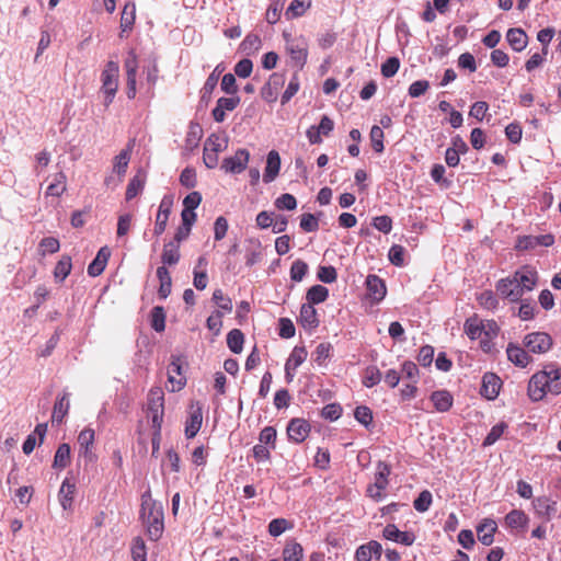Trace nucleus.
I'll return each instance as SVG.
<instances>
[{
    "instance_id": "1",
    "label": "nucleus",
    "mask_w": 561,
    "mask_h": 561,
    "mask_svg": "<svg viewBox=\"0 0 561 561\" xmlns=\"http://www.w3.org/2000/svg\"><path fill=\"white\" fill-rule=\"evenodd\" d=\"M538 283V273L525 265L495 284L497 294L510 302H518L525 293L531 291Z\"/></svg>"
},
{
    "instance_id": "2",
    "label": "nucleus",
    "mask_w": 561,
    "mask_h": 561,
    "mask_svg": "<svg viewBox=\"0 0 561 561\" xmlns=\"http://www.w3.org/2000/svg\"><path fill=\"white\" fill-rule=\"evenodd\" d=\"M141 500L140 517L146 525L149 538L157 541L164 531L162 506L156 501H152L149 493H145Z\"/></svg>"
},
{
    "instance_id": "3",
    "label": "nucleus",
    "mask_w": 561,
    "mask_h": 561,
    "mask_svg": "<svg viewBox=\"0 0 561 561\" xmlns=\"http://www.w3.org/2000/svg\"><path fill=\"white\" fill-rule=\"evenodd\" d=\"M100 93L103 95V105L107 108L114 101L119 87L118 62L110 60L101 72Z\"/></svg>"
},
{
    "instance_id": "4",
    "label": "nucleus",
    "mask_w": 561,
    "mask_h": 561,
    "mask_svg": "<svg viewBox=\"0 0 561 561\" xmlns=\"http://www.w3.org/2000/svg\"><path fill=\"white\" fill-rule=\"evenodd\" d=\"M285 49L290 57V62L298 70H302L308 60L309 43L304 35L291 36L289 33L284 32Z\"/></svg>"
},
{
    "instance_id": "5",
    "label": "nucleus",
    "mask_w": 561,
    "mask_h": 561,
    "mask_svg": "<svg viewBox=\"0 0 561 561\" xmlns=\"http://www.w3.org/2000/svg\"><path fill=\"white\" fill-rule=\"evenodd\" d=\"M375 473V482L367 488V495L376 502H380L385 497V490L389 484V476L391 466L385 461H378Z\"/></svg>"
},
{
    "instance_id": "6",
    "label": "nucleus",
    "mask_w": 561,
    "mask_h": 561,
    "mask_svg": "<svg viewBox=\"0 0 561 561\" xmlns=\"http://www.w3.org/2000/svg\"><path fill=\"white\" fill-rule=\"evenodd\" d=\"M227 146L225 137L211 134L204 145V162L207 168L213 169L218 164V152L222 151Z\"/></svg>"
},
{
    "instance_id": "7",
    "label": "nucleus",
    "mask_w": 561,
    "mask_h": 561,
    "mask_svg": "<svg viewBox=\"0 0 561 561\" xmlns=\"http://www.w3.org/2000/svg\"><path fill=\"white\" fill-rule=\"evenodd\" d=\"M524 346L531 353L542 354L552 347V337L546 332H531L524 337Z\"/></svg>"
},
{
    "instance_id": "8",
    "label": "nucleus",
    "mask_w": 561,
    "mask_h": 561,
    "mask_svg": "<svg viewBox=\"0 0 561 561\" xmlns=\"http://www.w3.org/2000/svg\"><path fill=\"white\" fill-rule=\"evenodd\" d=\"M203 423V407L201 402H192L188 409V415L185 421L184 434L187 439L194 438L199 432Z\"/></svg>"
},
{
    "instance_id": "9",
    "label": "nucleus",
    "mask_w": 561,
    "mask_h": 561,
    "mask_svg": "<svg viewBox=\"0 0 561 561\" xmlns=\"http://www.w3.org/2000/svg\"><path fill=\"white\" fill-rule=\"evenodd\" d=\"M547 378L549 375L545 369L534 374L528 382V397L531 401H540L547 394Z\"/></svg>"
},
{
    "instance_id": "10",
    "label": "nucleus",
    "mask_w": 561,
    "mask_h": 561,
    "mask_svg": "<svg viewBox=\"0 0 561 561\" xmlns=\"http://www.w3.org/2000/svg\"><path fill=\"white\" fill-rule=\"evenodd\" d=\"M366 295L371 304H379L387 294L385 280L378 275L370 274L366 277Z\"/></svg>"
},
{
    "instance_id": "11",
    "label": "nucleus",
    "mask_w": 561,
    "mask_h": 561,
    "mask_svg": "<svg viewBox=\"0 0 561 561\" xmlns=\"http://www.w3.org/2000/svg\"><path fill=\"white\" fill-rule=\"evenodd\" d=\"M533 507L537 517L548 523L557 514V501L548 496H538L533 500Z\"/></svg>"
},
{
    "instance_id": "12",
    "label": "nucleus",
    "mask_w": 561,
    "mask_h": 561,
    "mask_svg": "<svg viewBox=\"0 0 561 561\" xmlns=\"http://www.w3.org/2000/svg\"><path fill=\"white\" fill-rule=\"evenodd\" d=\"M95 439L94 430L90 427L83 428L78 435V444H79V456L83 457L85 461L93 462L96 458L95 454L92 451V447Z\"/></svg>"
},
{
    "instance_id": "13",
    "label": "nucleus",
    "mask_w": 561,
    "mask_h": 561,
    "mask_svg": "<svg viewBox=\"0 0 561 561\" xmlns=\"http://www.w3.org/2000/svg\"><path fill=\"white\" fill-rule=\"evenodd\" d=\"M310 424L304 419H293L287 425L288 439L295 444L302 443L309 435Z\"/></svg>"
},
{
    "instance_id": "14",
    "label": "nucleus",
    "mask_w": 561,
    "mask_h": 561,
    "mask_svg": "<svg viewBox=\"0 0 561 561\" xmlns=\"http://www.w3.org/2000/svg\"><path fill=\"white\" fill-rule=\"evenodd\" d=\"M182 369L183 367L181 356L172 355L171 362L168 366L169 381L173 385L172 391L181 390L186 383V379L183 376Z\"/></svg>"
},
{
    "instance_id": "15",
    "label": "nucleus",
    "mask_w": 561,
    "mask_h": 561,
    "mask_svg": "<svg viewBox=\"0 0 561 561\" xmlns=\"http://www.w3.org/2000/svg\"><path fill=\"white\" fill-rule=\"evenodd\" d=\"M502 387L501 378L494 373H485L482 377L480 394L488 400H494Z\"/></svg>"
},
{
    "instance_id": "16",
    "label": "nucleus",
    "mask_w": 561,
    "mask_h": 561,
    "mask_svg": "<svg viewBox=\"0 0 561 561\" xmlns=\"http://www.w3.org/2000/svg\"><path fill=\"white\" fill-rule=\"evenodd\" d=\"M334 128V122L327 115L322 116L318 126H310L307 129V137L310 144H321L322 135L329 136Z\"/></svg>"
},
{
    "instance_id": "17",
    "label": "nucleus",
    "mask_w": 561,
    "mask_h": 561,
    "mask_svg": "<svg viewBox=\"0 0 561 561\" xmlns=\"http://www.w3.org/2000/svg\"><path fill=\"white\" fill-rule=\"evenodd\" d=\"M249 161V152L245 149H239L232 157L224 160L221 169L227 173H241Z\"/></svg>"
},
{
    "instance_id": "18",
    "label": "nucleus",
    "mask_w": 561,
    "mask_h": 561,
    "mask_svg": "<svg viewBox=\"0 0 561 561\" xmlns=\"http://www.w3.org/2000/svg\"><path fill=\"white\" fill-rule=\"evenodd\" d=\"M382 536L387 540L399 542L404 546H412L415 541V535L411 531H401L394 524H388L383 530Z\"/></svg>"
},
{
    "instance_id": "19",
    "label": "nucleus",
    "mask_w": 561,
    "mask_h": 561,
    "mask_svg": "<svg viewBox=\"0 0 561 561\" xmlns=\"http://www.w3.org/2000/svg\"><path fill=\"white\" fill-rule=\"evenodd\" d=\"M240 103L238 95L230 98H219L215 108L211 111L213 118L217 123H221L226 118V112L233 111Z\"/></svg>"
},
{
    "instance_id": "20",
    "label": "nucleus",
    "mask_w": 561,
    "mask_h": 561,
    "mask_svg": "<svg viewBox=\"0 0 561 561\" xmlns=\"http://www.w3.org/2000/svg\"><path fill=\"white\" fill-rule=\"evenodd\" d=\"M285 78L280 73H273L268 81L262 88L261 94L266 102H275L277 100L278 90L284 85Z\"/></svg>"
},
{
    "instance_id": "21",
    "label": "nucleus",
    "mask_w": 561,
    "mask_h": 561,
    "mask_svg": "<svg viewBox=\"0 0 561 561\" xmlns=\"http://www.w3.org/2000/svg\"><path fill=\"white\" fill-rule=\"evenodd\" d=\"M111 256V250L108 247H102L94 260L88 265V274L91 277H96L105 270L108 259Z\"/></svg>"
},
{
    "instance_id": "22",
    "label": "nucleus",
    "mask_w": 561,
    "mask_h": 561,
    "mask_svg": "<svg viewBox=\"0 0 561 561\" xmlns=\"http://www.w3.org/2000/svg\"><path fill=\"white\" fill-rule=\"evenodd\" d=\"M69 396L70 394L65 391L57 398L51 414V423L54 425H60L64 422L65 416L68 414L70 409Z\"/></svg>"
},
{
    "instance_id": "23",
    "label": "nucleus",
    "mask_w": 561,
    "mask_h": 561,
    "mask_svg": "<svg viewBox=\"0 0 561 561\" xmlns=\"http://www.w3.org/2000/svg\"><path fill=\"white\" fill-rule=\"evenodd\" d=\"M136 20V5L135 3L127 2L121 14V33L119 37H126L125 33L131 32Z\"/></svg>"
},
{
    "instance_id": "24",
    "label": "nucleus",
    "mask_w": 561,
    "mask_h": 561,
    "mask_svg": "<svg viewBox=\"0 0 561 561\" xmlns=\"http://www.w3.org/2000/svg\"><path fill=\"white\" fill-rule=\"evenodd\" d=\"M506 354L508 360L520 368H525L531 360L525 348L514 343H508Z\"/></svg>"
},
{
    "instance_id": "25",
    "label": "nucleus",
    "mask_w": 561,
    "mask_h": 561,
    "mask_svg": "<svg viewBox=\"0 0 561 561\" xmlns=\"http://www.w3.org/2000/svg\"><path fill=\"white\" fill-rule=\"evenodd\" d=\"M299 323L308 330H314L319 327L317 310L310 304H304L300 308Z\"/></svg>"
},
{
    "instance_id": "26",
    "label": "nucleus",
    "mask_w": 561,
    "mask_h": 561,
    "mask_svg": "<svg viewBox=\"0 0 561 561\" xmlns=\"http://www.w3.org/2000/svg\"><path fill=\"white\" fill-rule=\"evenodd\" d=\"M497 529V525L493 519H484L477 527V534L479 541L484 546H491L494 541V534Z\"/></svg>"
},
{
    "instance_id": "27",
    "label": "nucleus",
    "mask_w": 561,
    "mask_h": 561,
    "mask_svg": "<svg viewBox=\"0 0 561 561\" xmlns=\"http://www.w3.org/2000/svg\"><path fill=\"white\" fill-rule=\"evenodd\" d=\"M545 371L549 375L547 378V389L552 394L561 393V368L556 364H549L545 366Z\"/></svg>"
},
{
    "instance_id": "28",
    "label": "nucleus",
    "mask_w": 561,
    "mask_h": 561,
    "mask_svg": "<svg viewBox=\"0 0 561 561\" xmlns=\"http://www.w3.org/2000/svg\"><path fill=\"white\" fill-rule=\"evenodd\" d=\"M504 519L506 526L512 529L525 531L528 527L529 517L522 510H512Z\"/></svg>"
},
{
    "instance_id": "29",
    "label": "nucleus",
    "mask_w": 561,
    "mask_h": 561,
    "mask_svg": "<svg viewBox=\"0 0 561 561\" xmlns=\"http://www.w3.org/2000/svg\"><path fill=\"white\" fill-rule=\"evenodd\" d=\"M506 39L510 46L515 51H522L526 48L528 44V37L524 30L522 28H510L506 33Z\"/></svg>"
},
{
    "instance_id": "30",
    "label": "nucleus",
    "mask_w": 561,
    "mask_h": 561,
    "mask_svg": "<svg viewBox=\"0 0 561 561\" xmlns=\"http://www.w3.org/2000/svg\"><path fill=\"white\" fill-rule=\"evenodd\" d=\"M431 401L433 402L436 411L447 412L453 407L454 398L447 390H437L432 392Z\"/></svg>"
},
{
    "instance_id": "31",
    "label": "nucleus",
    "mask_w": 561,
    "mask_h": 561,
    "mask_svg": "<svg viewBox=\"0 0 561 561\" xmlns=\"http://www.w3.org/2000/svg\"><path fill=\"white\" fill-rule=\"evenodd\" d=\"M76 492V485L75 483H71L69 479H65L61 483L58 497L61 507L67 511L71 510L73 497Z\"/></svg>"
},
{
    "instance_id": "32",
    "label": "nucleus",
    "mask_w": 561,
    "mask_h": 561,
    "mask_svg": "<svg viewBox=\"0 0 561 561\" xmlns=\"http://www.w3.org/2000/svg\"><path fill=\"white\" fill-rule=\"evenodd\" d=\"M463 331L467 336L474 341L483 335V320H481L477 314L469 317L463 324Z\"/></svg>"
},
{
    "instance_id": "33",
    "label": "nucleus",
    "mask_w": 561,
    "mask_h": 561,
    "mask_svg": "<svg viewBox=\"0 0 561 561\" xmlns=\"http://www.w3.org/2000/svg\"><path fill=\"white\" fill-rule=\"evenodd\" d=\"M135 145V140H130L126 148L123 149L114 159L113 170L118 175L124 174L127 170V165L130 160L131 151Z\"/></svg>"
},
{
    "instance_id": "34",
    "label": "nucleus",
    "mask_w": 561,
    "mask_h": 561,
    "mask_svg": "<svg viewBox=\"0 0 561 561\" xmlns=\"http://www.w3.org/2000/svg\"><path fill=\"white\" fill-rule=\"evenodd\" d=\"M157 277L160 282L158 296L160 299H167L172 288V279L167 266L162 265L157 268Z\"/></svg>"
},
{
    "instance_id": "35",
    "label": "nucleus",
    "mask_w": 561,
    "mask_h": 561,
    "mask_svg": "<svg viewBox=\"0 0 561 561\" xmlns=\"http://www.w3.org/2000/svg\"><path fill=\"white\" fill-rule=\"evenodd\" d=\"M203 137V129L198 123L191 122L185 137V149L188 151L198 147Z\"/></svg>"
},
{
    "instance_id": "36",
    "label": "nucleus",
    "mask_w": 561,
    "mask_h": 561,
    "mask_svg": "<svg viewBox=\"0 0 561 561\" xmlns=\"http://www.w3.org/2000/svg\"><path fill=\"white\" fill-rule=\"evenodd\" d=\"M180 247L175 243V241H170L164 244L163 252L161 255V261L164 266L167 265H175L180 261Z\"/></svg>"
},
{
    "instance_id": "37",
    "label": "nucleus",
    "mask_w": 561,
    "mask_h": 561,
    "mask_svg": "<svg viewBox=\"0 0 561 561\" xmlns=\"http://www.w3.org/2000/svg\"><path fill=\"white\" fill-rule=\"evenodd\" d=\"M329 297V289L322 285L311 286L306 294L307 304L311 306L325 301Z\"/></svg>"
},
{
    "instance_id": "38",
    "label": "nucleus",
    "mask_w": 561,
    "mask_h": 561,
    "mask_svg": "<svg viewBox=\"0 0 561 561\" xmlns=\"http://www.w3.org/2000/svg\"><path fill=\"white\" fill-rule=\"evenodd\" d=\"M304 557V548L302 546L295 541H288L283 549V560L284 561H302Z\"/></svg>"
},
{
    "instance_id": "39",
    "label": "nucleus",
    "mask_w": 561,
    "mask_h": 561,
    "mask_svg": "<svg viewBox=\"0 0 561 561\" xmlns=\"http://www.w3.org/2000/svg\"><path fill=\"white\" fill-rule=\"evenodd\" d=\"M311 7V0H293L285 12L287 20L302 16Z\"/></svg>"
},
{
    "instance_id": "40",
    "label": "nucleus",
    "mask_w": 561,
    "mask_h": 561,
    "mask_svg": "<svg viewBox=\"0 0 561 561\" xmlns=\"http://www.w3.org/2000/svg\"><path fill=\"white\" fill-rule=\"evenodd\" d=\"M247 241L249 242V247L247 248V253H245V264L248 266H253L261 260L262 244L259 239H249Z\"/></svg>"
},
{
    "instance_id": "41",
    "label": "nucleus",
    "mask_w": 561,
    "mask_h": 561,
    "mask_svg": "<svg viewBox=\"0 0 561 561\" xmlns=\"http://www.w3.org/2000/svg\"><path fill=\"white\" fill-rule=\"evenodd\" d=\"M72 268L71 257L69 255H62L56 263L54 268V277L57 282H64L70 274Z\"/></svg>"
},
{
    "instance_id": "42",
    "label": "nucleus",
    "mask_w": 561,
    "mask_h": 561,
    "mask_svg": "<svg viewBox=\"0 0 561 561\" xmlns=\"http://www.w3.org/2000/svg\"><path fill=\"white\" fill-rule=\"evenodd\" d=\"M70 463V446L67 443H62L58 446L55 456L53 467L56 469H64Z\"/></svg>"
},
{
    "instance_id": "43",
    "label": "nucleus",
    "mask_w": 561,
    "mask_h": 561,
    "mask_svg": "<svg viewBox=\"0 0 561 561\" xmlns=\"http://www.w3.org/2000/svg\"><path fill=\"white\" fill-rule=\"evenodd\" d=\"M243 343H244V334L239 329H232L227 334V345L229 350L234 353L239 354L243 350Z\"/></svg>"
},
{
    "instance_id": "44",
    "label": "nucleus",
    "mask_w": 561,
    "mask_h": 561,
    "mask_svg": "<svg viewBox=\"0 0 561 561\" xmlns=\"http://www.w3.org/2000/svg\"><path fill=\"white\" fill-rule=\"evenodd\" d=\"M164 411V393L161 388L156 387L148 394V411Z\"/></svg>"
},
{
    "instance_id": "45",
    "label": "nucleus",
    "mask_w": 561,
    "mask_h": 561,
    "mask_svg": "<svg viewBox=\"0 0 561 561\" xmlns=\"http://www.w3.org/2000/svg\"><path fill=\"white\" fill-rule=\"evenodd\" d=\"M477 301L482 308L492 311L497 309L500 305L497 296L489 289L477 295Z\"/></svg>"
},
{
    "instance_id": "46",
    "label": "nucleus",
    "mask_w": 561,
    "mask_h": 561,
    "mask_svg": "<svg viewBox=\"0 0 561 561\" xmlns=\"http://www.w3.org/2000/svg\"><path fill=\"white\" fill-rule=\"evenodd\" d=\"M150 324L156 332H162L165 329V311L161 306H156L150 312Z\"/></svg>"
},
{
    "instance_id": "47",
    "label": "nucleus",
    "mask_w": 561,
    "mask_h": 561,
    "mask_svg": "<svg viewBox=\"0 0 561 561\" xmlns=\"http://www.w3.org/2000/svg\"><path fill=\"white\" fill-rule=\"evenodd\" d=\"M382 379V375L378 367L376 366H368L365 369L364 377H363V385L367 388H373L377 386Z\"/></svg>"
},
{
    "instance_id": "48",
    "label": "nucleus",
    "mask_w": 561,
    "mask_h": 561,
    "mask_svg": "<svg viewBox=\"0 0 561 561\" xmlns=\"http://www.w3.org/2000/svg\"><path fill=\"white\" fill-rule=\"evenodd\" d=\"M284 4L285 0H274L270 4L265 12V19L270 24H275L279 21Z\"/></svg>"
},
{
    "instance_id": "49",
    "label": "nucleus",
    "mask_w": 561,
    "mask_h": 561,
    "mask_svg": "<svg viewBox=\"0 0 561 561\" xmlns=\"http://www.w3.org/2000/svg\"><path fill=\"white\" fill-rule=\"evenodd\" d=\"M308 352L305 346H295L286 360V364L296 370L307 358Z\"/></svg>"
},
{
    "instance_id": "50",
    "label": "nucleus",
    "mask_w": 561,
    "mask_h": 561,
    "mask_svg": "<svg viewBox=\"0 0 561 561\" xmlns=\"http://www.w3.org/2000/svg\"><path fill=\"white\" fill-rule=\"evenodd\" d=\"M59 249L60 242L58 239L54 237H45L41 240L38 244V251L42 256H45L47 253H56L59 251Z\"/></svg>"
},
{
    "instance_id": "51",
    "label": "nucleus",
    "mask_w": 561,
    "mask_h": 561,
    "mask_svg": "<svg viewBox=\"0 0 561 561\" xmlns=\"http://www.w3.org/2000/svg\"><path fill=\"white\" fill-rule=\"evenodd\" d=\"M293 524L286 518H274L268 524V534L272 537H278L287 529H290Z\"/></svg>"
},
{
    "instance_id": "52",
    "label": "nucleus",
    "mask_w": 561,
    "mask_h": 561,
    "mask_svg": "<svg viewBox=\"0 0 561 561\" xmlns=\"http://www.w3.org/2000/svg\"><path fill=\"white\" fill-rule=\"evenodd\" d=\"M280 169V157L276 150H271L266 158L264 175H278Z\"/></svg>"
},
{
    "instance_id": "53",
    "label": "nucleus",
    "mask_w": 561,
    "mask_h": 561,
    "mask_svg": "<svg viewBox=\"0 0 561 561\" xmlns=\"http://www.w3.org/2000/svg\"><path fill=\"white\" fill-rule=\"evenodd\" d=\"M274 206L278 210H294L297 207V199L294 195L284 193L275 199Z\"/></svg>"
},
{
    "instance_id": "54",
    "label": "nucleus",
    "mask_w": 561,
    "mask_h": 561,
    "mask_svg": "<svg viewBox=\"0 0 561 561\" xmlns=\"http://www.w3.org/2000/svg\"><path fill=\"white\" fill-rule=\"evenodd\" d=\"M309 271L308 264L298 259L293 262L290 267V279L294 282H301Z\"/></svg>"
},
{
    "instance_id": "55",
    "label": "nucleus",
    "mask_w": 561,
    "mask_h": 561,
    "mask_svg": "<svg viewBox=\"0 0 561 561\" xmlns=\"http://www.w3.org/2000/svg\"><path fill=\"white\" fill-rule=\"evenodd\" d=\"M507 427L508 426L505 422H500L492 426L489 434L483 440V446L486 447L495 444L501 438V436L503 435Z\"/></svg>"
},
{
    "instance_id": "56",
    "label": "nucleus",
    "mask_w": 561,
    "mask_h": 561,
    "mask_svg": "<svg viewBox=\"0 0 561 561\" xmlns=\"http://www.w3.org/2000/svg\"><path fill=\"white\" fill-rule=\"evenodd\" d=\"M433 496L428 490H423L414 500L413 506L420 513L427 512L432 505Z\"/></svg>"
},
{
    "instance_id": "57",
    "label": "nucleus",
    "mask_w": 561,
    "mask_h": 561,
    "mask_svg": "<svg viewBox=\"0 0 561 561\" xmlns=\"http://www.w3.org/2000/svg\"><path fill=\"white\" fill-rule=\"evenodd\" d=\"M355 420L366 428L373 424V411L366 405H359L354 411Z\"/></svg>"
},
{
    "instance_id": "58",
    "label": "nucleus",
    "mask_w": 561,
    "mask_h": 561,
    "mask_svg": "<svg viewBox=\"0 0 561 561\" xmlns=\"http://www.w3.org/2000/svg\"><path fill=\"white\" fill-rule=\"evenodd\" d=\"M317 277L319 280L325 284H332L337 278V273L332 265H320L318 267Z\"/></svg>"
},
{
    "instance_id": "59",
    "label": "nucleus",
    "mask_w": 561,
    "mask_h": 561,
    "mask_svg": "<svg viewBox=\"0 0 561 561\" xmlns=\"http://www.w3.org/2000/svg\"><path fill=\"white\" fill-rule=\"evenodd\" d=\"M299 226L305 232H316L319 229V220L313 214L306 213L301 215Z\"/></svg>"
},
{
    "instance_id": "60",
    "label": "nucleus",
    "mask_w": 561,
    "mask_h": 561,
    "mask_svg": "<svg viewBox=\"0 0 561 561\" xmlns=\"http://www.w3.org/2000/svg\"><path fill=\"white\" fill-rule=\"evenodd\" d=\"M277 432L273 426H265L259 435V442L275 449Z\"/></svg>"
},
{
    "instance_id": "61",
    "label": "nucleus",
    "mask_w": 561,
    "mask_h": 561,
    "mask_svg": "<svg viewBox=\"0 0 561 561\" xmlns=\"http://www.w3.org/2000/svg\"><path fill=\"white\" fill-rule=\"evenodd\" d=\"M404 255L405 249L400 244H393L388 252L390 263L399 267L403 266L405 263Z\"/></svg>"
},
{
    "instance_id": "62",
    "label": "nucleus",
    "mask_w": 561,
    "mask_h": 561,
    "mask_svg": "<svg viewBox=\"0 0 561 561\" xmlns=\"http://www.w3.org/2000/svg\"><path fill=\"white\" fill-rule=\"evenodd\" d=\"M211 299L218 306L220 311L231 312L232 300L229 297L225 296L221 289H216L213 293Z\"/></svg>"
},
{
    "instance_id": "63",
    "label": "nucleus",
    "mask_w": 561,
    "mask_h": 561,
    "mask_svg": "<svg viewBox=\"0 0 561 561\" xmlns=\"http://www.w3.org/2000/svg\"><path fill=\"white\" fill-rule=\"evenodd\" d=\"M131 557L134 561H147V550L145 541L137 537L133 541Z\"/></svg>"
},
{
    "instance_id": "64",
    "label": "nucleus",
    "mask_w": 561,
    "mask_h": 561,
    "mask_svg": "<svg viewBox=\"0 0 561 561\" xmlns=\"http://www.w3.org/2000/svg\"><path fill=\"white\" fill-rule=\"evenodd\" d=\"M332 345L330 343H320L317 345L313 356L314 362L318 365H323L328 358L331 356Z\"/></svg>"
}]
</instances>
